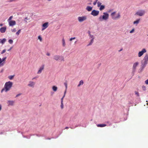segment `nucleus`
Instances as JSON below:
<instances>
[{
    "mask_svg": "<svg viewBox=\"0 0 148 148\" xmlns=\"http://www.w3.org/2000/svg\"><path fill=\"white\" fill-rule=\"evenodd\" d=\"M13 84L12 82L9 81L5 83L4 88L1 90V92H2L4 91H5V92L9 90L12 87Z\"/></svg>",
    "mask_w": 148,
    "mask_h": 148,
    "instance_id": "f257e3e1",
    "label": "nucleus"
},
{
    "mask_svg": "<svg viewBox=\"0 0 148 148\" xmlns=\"http://www.w3.org/2000/svg\"><path fill=\"white\" fill-rule=\"evenodd\" d=\"M116 12H112L111 14V16L112 19L114 20H116L119 19L120 18L121 15L119 12H118L116 14Z\"/></svg>",
    "mask_w": 148,
    "mask_h": 148,
    "instance_id": "f03ea898",
    "label": "nucleus"
},
{
    "mask_svg": "<svg viewBox=\"0 0 148 148\" xmlns=\"http://www.w3.org/2000/svg\"><path fill=\"white\" fill-rule=\"evenodd\" d=\"M102 16H101L99 18V21H102L103 20H106L108 18L109 14L108 13L104 12Z\"/></svg>",
    "mask_w": 148,
    "mask_h": 148,
    "instance_id": "7ed1b4c3",
    "label": "nucleus"
},
{
    "mask_svg": "<svg viewBox=\"0 0 148 148\" xmlns=\"http://www.w3.org/2000/svg\"><path fill=\"white\" fill-rule=\"evenodd\" d=\"M148 61V55H146L144 57V59L142 62V65L143 66H145L147 64Z\"/></svg>",
    "mask_w": 148,
    "mask_h": 148,
    "instance_id": "20e7f679",
    "label": "nucleus"
},
{
    "mask_svg": "<svg viewBox=\"0 0 148 148\" xmlns=\"http://www.w3.org/2000/svg\"><path fill=\"white\" fill-rule=\"evenodd\" d=\"M86 19L87 16H79L78 18V20L80 22H82L86 20Z\"/></svg>",
    "mask_w": 148,
    "mask_h": 148,
    "instance_id": "39448f33",
    "label": "nucleus"
},
{
    "mask_svg": "<svg viewBox=\"0 0 148 148\" xmlns=\"http://www.w3.org/2000/svg\"><path fill=\"white\" fill-rule=\"evenodd\" d=\"M145 13V11L143 10H139L135 14L138 15L140 16H143Z\"/></svg>",
    "mask_w": 148,
    "mask_h": 148,
    "instance_id": "423d86ee",
    "label": "nucleus"
},
{
    "mask_svg": "<svg viewBox=\"0 0 148 148\" xmlns=\"http://www.w3.org/2000/svg\"><path fill=\"white\" fill-rule=\"evenodd\" d=\"M138 64L139 63L138 62H136L134 63L132 68V72H133L134 73L135 71L136 70V67L138 65Z\"/></svg>",
    "mask_w": 148,
    "mask_h": 148,
    "instance_id": "0eeeda50",
    "label": "nucleus"
},
{
    "mask_svg": "<svg viewBox=\"0 0 148 148\" xmlns=\"http://www.w3.org/2000/svg\"><path fill=\"white\" fill-rule=\"evenodd\" d=\"M99 13V11L94 10L92 11L91 14L93 16H96L98 15Z\"/></svg>",
    "mask_w": 148,
    "mask_h": 148,
    "instance_id": "6e6552de",
    "label": "nucleus"
},
{
    "mask_svg": "<svg viewBox=\"0 0 148 148\" xmlns=\"http://www.w3.org/2000/svg\"><path fill=\"white\" fill-rule=\"evenodd\" d=\"M146 52V50L145 49H143L142 51H140L138 54V56L139 57H140L142 56L144 53Z\"/></svg>",
    "mask_w": 148,
    "mask_h": 148,
    "instance_id": "1a4fd4ad",
    "label": "nucleus"
},
{
    "mask_svg": "<svg viewBox=\"0 0 148 148\" xmlns=\"http://www.w3.org/2000/svg\"><path fill=\"white\" fill-rule=\"evenodd\" d=\"M48 26V23L46 22L44 23L42 25V31H43Z\"/></svg>",
    "mask_w": 148,
    "mask_h": 148,
    "instance_id": "9d476101",
    "label": "nucleus"
},
{
    "mask_svg": "<svg viewBox=\"0 0 148 148\" xmlns=\"http://www.w3.org/2000/svg\"><path fill=\"white\" fill-rule=\"evenodd\" d=\"M9 25L10 26H12L15 25L16 24V21L14 20H12L11 21H8Z\"/></svg>",
    "mask_w": 148,
    "mask_h": 148,
    "instance_id": "9b49d317",
    "label": "nucleus"
},
{
    "mask_svg": "<svg viewBox=\"0 0 148 148\" xmlns=\"http://www.w3.org/2000/svg\"><path fill=\"white\" fill-rule=\"evenodd\" d=\"M44 65H42L39 69L37 72V74H40L41 73L42 71L44 69Z\"/></svg>",
    "mask_w": 148,
    "mask_h": 148,
    "instance_id": "f8f14e48",
    "label": "nucleus"
},
{
    "mask_svg": "<svg viewBox=\"0 0 148 148\" xmlns=\"http://www.w3.org/2000/svg\"><path fill=\"white\" fill-rule=\"evenodd\" d=\"M6 29V27H2L0 28V31L2 33H4L5 32Z\"/></svg>",
    "mask_w": 148,
    "mask_h": 148,
    "instance_id": "ddd939ff",
    "label": "nucleus"
},
{
    "mask_svg": "<svg viewBox=\"0 0 148 148\" xmlns=\"http://www.w3.org/2000/svg\"><path fill=\"white\" fill-rule=\"evenodd\" d=\"M35 84V82L32 81H30L29 82V84L28 85L30 87H34Z\"/></svg>",
    "mask_w": 148,
    "mask_h": 148,
    "instance_id": "4468645a",
    "label": "nucleus"
},
{
    "mask_svg": "<svg viewBox=\"0 0 148 148\" xmlns=\"http://www.w3.org/2000/svg\"><path fill=\"white\" fill-rule=\"evenodd\" d=\"M60 58V56L58 55H55L53 57V58L54 60H58Z\"/></svg>",
    "mask_w": 148,
    "mask_h": 148,
    "instance_id": "2eb2a0df",
    "label": "nucleus"
},
{
    "mask_svg": "<svg viewBox=\"0 0 148 148\" xmlns=\"http://www.w3.org/2000/svg\"><path fill=\"white\" fill-rule=\"evenodd\" d=\"M14 103V101H8L7 103L8 104V105H12Z\"/></svg>",
    "mask_w": 148,
    "mask_h": 148,
    "instance_id": "dca6fc26",
    "label": "nucleus"
},
{
    "mask_svg": "<svg viewBox=\"0 0 148 148\" xmlns=\"http://www.w3.org/2000/svg\"><path fill=\"white\" fill-rule=\"evenodd\" d=\"M106 126V124H98L97 126L99 127H103Z\"/></svg>",
    "mask_w": 148,
    "mask_h": 148,
    "instance_id": "f3484780",
    "label": "nucleus"
},
{
    "mask_svg": "<svg viewBox=\"0 0 148 148\" xmlns=\"http://www.w3.org/2000/svg\"><path fill=\"white\" fill-rule=\"evenodd\" d=\"M86 9L88 11H91L92 9V7L89 6H87L86 8Z\"/></svg>",
    "mask_w": 148,
    "mask_h": 148,
    "instance_id": "a211bd4d",
    "label": "nucleus"
},
{
    "mask_svg": "<svg viewBox=\"0 0 148 148\" xmlns=\"http://www.w3.org/2000/svg\"><path fill=\"white\" fill-rule=\"evenodd\" d=\"M52 89L54 91L56 92L58 88L55 86H53L52 87Z\"/></svg>",
    "mask_w": 148,
    "mask_h": 148,
    "instance_id": "6ab92c4d",
    "label": "nucleus"
},
{
    "mask_svg": "<svg viewBox=\"0 0 148 148\" xmlns=\"http://www.w3.org/2000/svg\"><path fill=\"white\" fill-rule=\"evenodd\" d=\"M6 41V39L5 38L3 39L2 40H1V43L2 44H3Z\"/></svg>",
    "mask_w": 148,
    "mask_h": 148,
    "instance_id": "aec40b11",
    "label": "nucleus"
},
{
    "mask_svg": "<svg viewBox=\"0 0 148 148\" xmlns=\"http://www.w3.org/2000/svg\"><path fill=\"white\" fill-rule=\"evenodd\" d=\"M14 76V75H13L9 76L8 77V78L10 80H12L13 79Z\"/></svg>",
    "mask_w": 148,
    "mask_h": 148,
    "instance_id": "412c9836",
    "label": "nucleus"
},
{
    "mask_svg": "<svg viewBox=\"0 0 148 148\" xmlns=\"http://www.w3.org/2000/svg\"><path fill=\"white\" fill-rule=\"evenodd\" d=\"M100 6V7L99 8V10H102L105 8V6H104L103 5H101Z\"/></svg>",
    "mask_w": 148,
    "mask_h": 148,
    "instance_id": "4be33fe9",
    "label": "nucleus"
},
{
    "mask_svg": "<svg viewBox=\"0 0 148 148\" xmlns=\"http://www.w3.org/2000/svg\"><path fill=\"white\" fill-rule=\"evenodd\" d=\"M4 65V62H2V59L0 58V65L1 66H3Z\"/></svg>",
    "mask_w": 148,
    "mask_h": 148,
    "instance_id": "5701e85b",
    "label": "nucleus"
},
{
    "mask_svg": "<svg viewBox=\"0 0 148 148\" xmlns=\"http://www.w3.org/2000/svg\"><path fill=\"white\" fill-rule=\"evenodd\" d=\"M84 82L83 80H81L79 82V84L78 85V86H79L81 85H82L83 84Z\"/></svg>",
    "mask_w": 148,
    "mask_h": 148,
    "instance_id": "b1692460",
    "label": "nucleus"
},
{
    "mask_svg": "<svg viewBox=\"0 0 148 148\" xmlns=\"http://www.w3.org/2000/svg\"><path fill=\"white\" fill-rule=\"evenodd\" d=\"M94 38H93L91 40V41L90 42V43L88 45V46H89L90 45H91L92 44V43L93 42V40H94Z\"/></svg>",
    "mask_w": 148,
    "mask_h": 148,
    "instance_id": "393cba45",
    "label": "nucleus"
},
{
    "mask_svg": "<svg viewBox=\"0 0 148 148\" xmlns=\"http://www.w3.org/2000/svg\"><path fill=\"white\" fill-rule=\"evenodd\" d=\"M62 45L63 47H64L65 46V41L64 38L62 39Z\"/></svg>",
    "mask_w": 148,
    "mask_h": 148,
    "instance_id": "a878e982",
    "label": "nucleus"
},
{
    "mask_svg": "<svg viewBox=\"0 0 148 148\" xmlns=\"http://www.w3.org/2000/svg\"><path fill=\"white\" fill-rule=\"evenodd\" d=\"M60 60L61 61H64V58L63 56H60V58H59Z\"/></svg>",
    "mask_w": 148,
    "mask_h": 148,
    "instance_id": "bb28decb",
    "label": "nucleus"
},
{
    "mask_svg": "<svg viewBox=\"0 0 148 148\" xmlns=\"http://www.w3.org/2000/svg\"><path fill=\"white\" fill-rule=\"evenodd\" d=\"M139 21H140V20L139 19H138V20H137L136 21H134V24H137L139 22Z\"/></svg>",
    "mask_w": 148,
    "mask_h": 148,
    "instance_id": "cd10ccee",
    "label": "nucleus"
},
{
    "mask_svg": "<svg viewBox=\"0 0 148 148\" xmlns=\"http://www.w3.org/2000/svg\"><path fill=\"white\" fill-rule=\"evenodd\" d=\"M6 58H7V57H5L3 58L2 59V60L3 62H4V64H5V60L6 59Z\"/></svg>",
    "mask_w": 148,
    "mask_h": 148,
    "instance_id": "c85d7f7f",
    "label": "nucleus"
},
{
    "mask_svg": "<svg viewBox=\"0 0 148 148\" xmlns=\"http://www.w3.org/2000/svg\"><path fill=\"white\" fill-rule=\"evenodd\" d=\"M12 18H13V16H10L9 18L8 19V22L11 21H12L11 19H12Z\"/></svg>",
    "mask_w": 148,
    "mask_h": 148,
    "instance_id": "c756f323",
    "label": "nucleus"
},
{
    "mask_svg": "<svg viewBox=\"0 0 148 148\" xmlns=\"http://www.w3.org/2000/svg\"><path fill=\"white\" fill-rule=\"evenodd\" d=\"M21 29H19L17 32L16 33V34L17 35H18L21 32Z\"/></svg>",
    "mask_w": 148,
    "mask_h": 148,
    "instance_id": "7c9ffc66",
    "label": "nucleus"
},
{
    "mask_svg": "<svg viewBox=\"0 0 148 148\" xmlns=\"http://www.w3.org/2000/svg\"><path fill=\"white\" fill-rule=\"evenodd\" d=\"M97 3V6L98 7H99L101 5V2H98Z\"/></svg>",
    "mask_w": 148,
    "mask_h": 148,
    "instance_id": "2f4dec72",
    "label": "nucleus"
},
{
    "mask_svg": "<svg viewBox=\"0 0 148 148\" xmlns=\"http://www.w3.org/2000/svg\"><path fill=\"white\" fill-rule=\"evenodd\" d=\"M38 39L39 40H40V41H42V38L40 36H38Z\"/></svg>",
    "mask_w": 148,
    "mask_h": 148,
    "instance_id": "473e14b6",
    "label": "nucleus"
},
{
    "mask_svg": "<svg viewBox=\"0 0 148 148\" xmlns=\"http://www.w3.org/2000/svg\"><path fill=\"white\" fill-rule=\"evenodd\" d=\"M8 42L10 44H12L13 42V41L11 39H10L8 40Z\"/></svg>",
    "mask_w": 148,
    "mask_h": 148,
    "instance_id": "72a5a7b5",
    "label": "nucleus"
},
{
    "mask_svg": "<svg viewBox=\"0 0 148 148\" xmlns=\"http://www.w3.org/2000/svg\"><path fill=\"white\" fill-rule=\"evenodd\" d=\"M65 86L66 90H67V84L66 82H65L64 84Z\"/></svg>",
    "mask_w": 148,
    "mask_h": 148,
    "instance_id": "f704fd0d",
    "label": "nucleus"
},
{
    "mask_svg": "<svg viewBox=\"0 0 148 148\" xmlns=\"http://www.w3.org/2000/svg\"><path fill=\"white\" fill-rule=\"evenodd\" d=\"M88 34L89 35V36L91 38H92L93 37V36L90 34V32L89 31H88Z\"/></svg>",
    "mask_w": 148,
    "mask_h": 148,
    "instance_id": "c9c22d12",
    "label": "nucleus"
},
{
    "mask_svg": "<svg viewBox=\"0 0 148 148\" xmlns=\"http://www.w3.org/2000/svg\"><path fill=\"white\" fill-rule=\"evenodd\" d=\"M143 90H145L146 89V87L144 86H143L142 87Z\"/></svg>",
    "mask_w": 148,
    "mask_h": 148,
    "instance_id": "e433bc0d",
    "label": "nucleus"
},
{
    "mask_svg": "<svg viewBox=\"0 0 148 148\" xmlns=\"http://www.w3.org/2000/svg\"><path fill=\"white\" fill-rule=\"evenodd\" d=\"M5 51H6V50H5V49H4L2 51V52L1 53V54H3V53H5Z\"/></svg>",
    "mask_w": 148,
    "mask_h": 148,
    "instance_id": "4c0bfd02",
    "label": "nucleus"
},
{
    "mask_svg": "<svg viewBox=\"0 0 148 148\" xmlns=\"http://www.w3.org/2000/svg\"><path fill=\"white\" fill-rule=\"evenodd\" d=\"M75 38H76L75 37H74L73 38H71L69 40L70 41H71L75 39Z\"/></svg>",
    "mask_w": 148,
    "mask_h": 148,
    "instance_id": "58836bf2",
    "label": "nucleus"
},
{
    "mask_svg": "<svg viewBox=\"0 0 148 148\" xmlns=\"http://www.w3.org/2000/svg\"><path fill=\"white\" fill-rule=\"evenodd\" d=\"M97 1H98V0H96L93 3V4L94 5H96V3H97Z\"/></svg>",
    "mask_w": 148,
    "mask_h": 148,
    "instance_id": "ea45409f",
    "label": "nucleus"
},
{
    "mask_svg": "<svg viewBox=\"0 0 148 148\" xmlns=\"http://www.w3.org/2000/svg\"><path fill=\"white\" fill-rule=\"evenodd\" d=\"M12 32H16V30L15 28H14L12 30Z\"/></svg>",
    "mask_w": 148,
    "mask_h": 148,
    "instance_id": "a19ab883",
    "label": "nucleus"
},
{
    "mask_svg": "<svg viewBox=\"0 0 148 148\" xmlns=\"http://www.w3.org/2000/svg\"><path fill=\"white\" fill-rule=\"evenodd\" d=\"M135 94L136 95L138 96H139V93L138 92L136 91L135 92Z\"/></svg>",
    "mask_w": 148,
    "mask_h": 148,
    "instance_id": "79ce46f5",
    "label": "nucleus"
},
{
    "mask_svg": "<svg viewBox=\"0 0 148 148\" xmlns=\"http://www.w3.org/2000/svg\"><path fill=\"white\" fill-rule=\"evenodd\" d=\"M61 107L62 109L63 108L64 106H63V103H61Z\"/></svg>",
    "mask_w": 148,
    "mask_h": 148,
    "instance_id": "37998d69",
    "label": "nucleus"
},
{
    "mask_svg": "<svg viewBox=\"0 0 148 148\" xmlns=\"http://www.w3.org/2000/svg\"><path fill=\"white\" fill-rule=\"evenodd\" d=\"M134 29H132L131 31H130V33H132L134 31Z\"/></svg>",
    "mask_w": 148,
    "mask_h": 148,
    "instance_id": "c03bdc74",
    "label": "nucleus"
},
{
    "mask_svg": "<svg viewBox=\"0 0 148 148\" xmlns=\"http://www.w3.org/2000/svg\"><path fill=\"white\" fill-rule=\"evenodd\" d=\"M145 83L146 84H148V79L145 81Z\"/></svg>",
    "mask_w": 148,
    "mask_h": 148,
    "instance_id": "a18cd8bd",
    "label": "nucleus"
},
{
    "mask_svg": "<svg viewBox=\"0 0 148 148\" xmlns=\"http://www.w3.org/2000/svg\"><path fill=\"white\" fill-rule=\"evenodd\" d=\"M15 0H8V2H11L15 1Z\"/></svg>",
    "mask_w": 148,
    "mask_h": 148,
    "instance_id": "49530a36",
    "label": "nucleus"
},
{
    "mask_svg": "<svg viewBox=\"0 0 148 148\" xmlns=\"http://www.w3.org/2000/svg\"><path fill=\"white\" fill-rule=\"evenodd\" d=\"M21 93H20V94L17 95L16 96V97H18L21 95Z\"/></svg>",
    "mask_w": 148,
    "mask_h": 148,
    "instance_id": "de8ad7c7",
    "label": "nucleus"
},
{
    "mask_svg": "<svg viewBox=\"0 0 148 148\" xmlns=\"http://www.w3.org/2000/svg\"><path fill=\"white\" fill-rule=\"evenodd\" d=\"M64 98L63 97H62V98H61V103H63V99Z\"/></svg>",
    "mask_w": 148,
    "mask_h": 148,
    "instance_id": "09e8293b",
    "label": "nucleus"
},
{
    "mask_svg": "<svg viewBox=\"0 0 148 148\" xmlns=\"http://www.w3.org/2000/svg\"><path fill=\"white\" fill-rule=\"evenodd\" d=\"M64 98L63 97H62V98H61V103H63V99Z\"/></svg>",
    "mask_w": 148,
    "mask_h": 148,
    "instance_id": "8fccbe9b",
    "label": "nucleus"
},
{
    "mask_svg": "<svg viewBox=\"0 0 148 148\" xmlns=\"http://www.w3.org/2000/svg\"><path fill=\"white\" fill-rule=\"evenodd\" d=\"M12 47H11L10 48V49H8V51H10L11 49H12Z\"/></svg>",
    "mask_w": 148,
    "mask_h": 148,
    "instance_id": "3c124183",
    "label": "nucleus"
},
{
    "mask_svg": "<svg viewBox=\"0 0 148 148\" xmlns=\"http://www.w3.org/2000/svg\"><path fill=\"white\" fill-rule=\"evenodd\" d=\"M47 55L48 56H50V53H47Z\"/></svg>",
    "mask_w": 148,
    "mask_h": 148,
    "instance_id": "603ef678",
    "label": "nucleus"
},
{
    "mask_svg": "<svg viewBox=\"0 0 148 148\" xmlns=\"http://www.w3.org/2000/svg\"><path fill=\"white\" fill-rule=\"evenodd\" d=\"M66 90H66V89H65V91H64V95H65L66 94Z\"/></svg>",
    "mask_w": 148,
    "mask_h": 148,
    "instance_id": "864d4df0",
    "label": "nucleus"
},
{
    "mask_svg": "<svg viewBox=\"0 0 148 148\" xmlns=\"http://www.w3.org/2000/svg\"><path fill=\"white\" fill-rule=\"evenodd\" d=\"M27 17H26L25 18V21L26 22H27V21H26V20H27Z\"/></svg>",
    "mask_w": 148,
    "mask_h": 148,
    "instance_id": "5fc2aeb1",
    "label": "nucleus"
},
{
    "mask_svg": "<svg viewBox=\"0 0 148 148\" xmlns=\"http://www.w3.org/2000/svg\"><path fill=\"white\" fill-rule=\"evenodd\" d=\"M3 25V24H0V26H2Z\"/></svg>",
    "mask_w": 148,
    "mask_h": 148,
    "instance_id": "6e6d98bb",
    "label": "nucleus"
},
{
    "mask_svg": "<svg viewBox=\"0 0 148 148\" xmlns=\"http://www.w3.org/2000/svg\"><path fill=\"white\" fill-rule=\"evenodd\" d=\"M1 105L0 104V111L1 110Z\"/></svg>",
    "mask_w": 148,
    "mask_h": 148,
    "instance_id": "4d7b16f0",
    "label": "nucleus"
},
{
    "mask_svg": "<svg viewBox=\"0 0 148 148\" xmlns=\"http://www.w3.org/2000/svg\"><path fill=\"white\" fill-rule=\"evenodd\" d=\"M3 134V132H1L0 133V134Z\"/></svg>",
    "mask_w": 148,
    "mask_h": 148,
    "instance_id": "13d9d810",
    "label": "nucleus"
},
{
    "mask_svg": "<svg viewBox=\"0 0 148 148\" xmlns=\"http://www.w3.org/2000/svg\"><path fill=\"white\" fill-rule=\"evenodd\" d=\"M88 5H91V3H88Z\"/></svg>",
    "mask_w": 148,
    "mask_h": 148,
    "instance_id": "bf43d9fd",
    "label": "nucleus"
},
{
    "mask_svg": "<svg viewBox=\"0 0 148 148\" xmlns=\"http://www.w3.org/2000/svg\"><path fill=\"white\" fill-rule=\"evenodd\" d=\"M65 95L64 94V95H63V97H63L64 98V97H65Z\"/></svg>",
    "mask_w": 148,
    "mask_h": 148,
    "instance_id": "052dcab7",
    "label": "nucleus"
},
{
    "mask_svg": "<svg viewBox=\"0 0 148 148\" xmlns=\"http://www.w3.org/2000/svg\"><path fill=\"white\" fill-rule=\"evenodd\" d=\"M36 78V77H34L32 79L33 80V79H35Z\"/></svg>",
    "mask_w": 148,
    "mask_h": 148,
    "instance_id": "680f3d73",
    "label": "nucleus"
},
{
    "mask_svg": "<svg viewBox=\"0 0 148 148\" xmlns=\"http://www.w3.org/2000/svg\"><path fill=\"white\" fill-rule=\"evenodd\" d=\"M1 39H0V43H1Z\"/></svg>",
    "mask_w": 148,
    "mask_h": 148,
    "instance_id": "e2e57ef3",
    "label": "nucleus"
},
{
    "mask_svg": "<svg viewBox=\"0 0 148 148\" xmlns=\"http://www.w3.org/2000/svg\"><path fill=\"white\" fill-rule=\"evenodd\" d=\"M122 50V49H121L119 51H120Z\"/></svg>",
    "mask_w": 148,
    "mask_h": 148,
    "instance_id": "0e129e2a",
    "label": "nucleus"
},
{
    "mask_svg": "<svg viewBox=\"0 0 148 148\" xmlns=\"http://www.w3.org/2000/svg\"><path fill=\"white\" fill-rule=\"evenodd\" d=\"M69 128L68 127H66V128H65V129H68Z\"/></svg>",
    "mask_w": 148,
    "mask_h": 148,
    "instance_id": "69168bd1",
    "label": "nucleus"
}]
</instances>
